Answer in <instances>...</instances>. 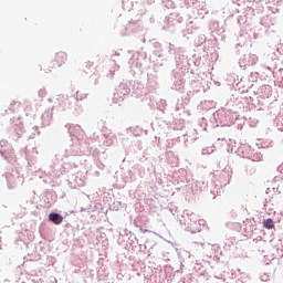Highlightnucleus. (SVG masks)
<instances>
[{"mask_svg":"<svg viewBox=\"0 0 283 283\" xmlns=\"http://www.w3.org/2000/svg\"><path fill=\"white\" fill-rule=\"evenodd\" d=\"M263 226L265 229H275V223L273 222V219L264 220Z\"/></svg>","mask_w":283,"mask_h":283,"instance_id":"obj_4","label":"nucleus"},{"mask_svg":"<svg viewBox=\"0 0 283 283\" xmlns=\"http://www.w3.org/2000/svg\"><path fill=\"white\" fill-rule=\"evenodd\" d=\"M49 220L53 222V224H61V222H63V216L53 212L49 214Z\"/></svg>","mask_w":283,"mask_h":283,"instance_id":"obj_2","label":"nucleus"},{"mask_svg":"<svg viewBox=\"0 0 283 283\" xmlns=\"http://www.w3.org/2000/svg\"><path fill=\"white\" fill-rule=\"evenodd\" d=\"M87 65H88V67H92V65H94V64H92V63H88Z\"/></svg>","mask_w":283,"mask_h":283,"instance_id":"obj_5","label":"nucleus"},{"mask_svg":"<svg viewBox=\"0 0 283 283\" xmlns=\"http://www.w3.org/2000/svg\"><path fill=\"white\" fill-rule=\"evenodd\" d=\"M67 62V54L65 52H57L54 60L50 63L49 67H62Z\"/></svg>","mask_w":283,"mask_h":283,"instance_id":"obj_1","label":"nucleus"},{"mask_svg":"<svg viewBox=\"0 0 283 283\" xmlns=\"http://www.w3.org/2000/svg\"><path fill=\"white\" fill-rule=\"evenodd\" d=\"M75 98L76 101H85V98H87V93H85L84 91H77L75 94Z\"/></svg>","mask_w":283,"mask_h":283,"instance_id":"obj_3","label":"nucleus"}]
</instances>
